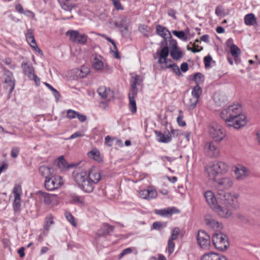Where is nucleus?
<instances>
[{
    "label": "nucleus",
    "instance_id": "obj_1",
    "mask_svg": "<svg viewBox=\"0 0 260 260\" xmlns=\"http://www.w3.org/2000/svg\"><path fill=\"white\" fill-rule=\"evenodd\" d=\"M73 177L79 187L87 193L92 192L94 185L101 179L100 171L94 168L90 169L88 173L85 171H75L73 173Z\"/></svg>",
    "mask_w": 260,
    "mask_h": 260
},
{
    "label": "nucleus",
    "instance_id": "obj_2",
    "mask_svg": "<svg viewBox=\"0 0 260 260\" xmlns=\"http://www.w3.org/2000/svg\"><path fill=\"white\" fill-rule=\"evenodd\" d=\"M229 170L226 164L222 161H214L209 164L205 168L206 175L211 180L216 181V177L219 174H224Z\"/></svg>",
    "mask_w": 260,
    "mask_h": 260
},
{
    "label": "nucleus",
    "instance_id": "obj_3",
    "mask_svg": "<svg viewBox=\"0 0 260 260\" xmlns=\"http://www.w3.org/2000/svg\"><path fill=\"white\" fill-rule=\"evenodd\" d=\"M217 198L219 202L226 207L236 208L238 206V197L234 193L226 192L223 190H219L217 192Z\"/></svg>",
    "mask_w": 260,
    "mask_h": 260
},
{
    "label": "nucleus",
    "instance_id": "obj_4",
    "mask_svg": "<svg viewBox=\"0 0 260 260\" xmlns=\"http://www.w3.org/2000/svg\"><path fill=\"white\" fill-rule=\"evenodd\" d=\"M242 113V106L239 104H235L223 109L220 113V117L225 122L233 118H236V116Z\"/></svg>",
    "mask_w": 260,
    "mask_h": 260
},
{
    "label": "nucleus",
    "instance_id": "obj_5",
    "mask_svg": "<svg viewBox=\"0 0 260 260\" xmlns=\"http://www.w3.org/2000/svg\"><path fill=\"white\" fill-rule=\"evenodd\" d=\"M212 241L215 247L220 251L226 250L229 246L228 238L226 235L222 233L214 234Z\"/></svg>",
    "mask_w": 260,
    "mask_h": 260
},
{
    "label": "nucleus",
    "instance_id": "obj_6",
    "mask_svg": "<svg viewBox=\"0 0 260 260\" xmlns=\"http://www.w3.org/2000/svg\"><path fill=\"white\" fill-rule=\"evenodd\" d=\"M66 35L69 37L71 41L80 44H85L88 39V36L86 35L81 34L78 30H69L66 32Z\"/></svg>",
    "mask_w": 260,
    "mask_h": 260
},
{
    "label": "nucleus",
    "instance_id": "obj_7",
    "mask_svg": "<svg viewBox=\"0 0 260 260\" xmlns=\"http://www.w3.org/2000/svg\"><path fill=\"white\" fill-rule=\"evenodd\" d=\"M38 194L39 195L40 200L47 205L54 206L59 204V198L56 194H50L41 191H38Z\"/></svg>",
    "mask_w": 260,
    "mask_h": 260
},
{
    "label": "nucleus",
    "instance_id": "obj_8",
    "mask_svg": "<svg viewBox=\"0 0 260 260\" xmlns=\"http://www.w3.org/2000/svg\"><path fill=\"white\" fill-rule=\"evenodd\" d=\"M197 240L199 246L201 248L208 250L210 246V238L207 233L203 230L199 231L197 235Z\"/></svg>",
    "mask_w": 260,
    "mask_h": 260
},
{
    "label": "nucleus",
    "instance_id": "obj_9",
    "mask_svg": "<svg viewBox=\"0 0 260 260\" xmlns=\"http://www.w3.org/2000/svg\"><path fill=\"white\" fill-rule=\"evenodd\" d=\"M91 62L93 69L100 72L107 67V64L104 62V57L97 53L92 54Z\"/></svg>",
    "mask_w": 260,
    "mask_h": 260
},
{
    "label": "nucleus",
    "instance_id": "obj_10",
    "mask_svg": "<svg viewBox=\"0 0 260 260\" xmlns=\"http://www.w3.org/2000/svg\"><path fill=\"white\" fill-rule=\"evenodd\" d=\"M45 186L48 190H53L63 184L62 179L60 176H51L45 180Z\"/></svg>",
    "mask_w": 260,
    "mask_h": 260
},
{
    "label": "nucleus",
    "instance_id": "obj_11",
    "mask_svg": "<svg viewBox=\"0 0 260 260\" xmlns=\"http://www.w3.org/2000/svg\"><path fill=\"white\" fill-rule=\"evenodd\" d=\"M225 124L230 127H233L236 129H239L244 126L247 123L246 116L243 114H241L236 118H233L226 121Z\"/></svg>",
    "mask_w": 260,
    "mask_h": 260
},
{
    "label": "nucleus",
    "instance_id": "obj_12",
    "mask_svg": "<svg viewBox=\"0 0 260 260\" xmlns=\"http://www.w3.org/2000/svg\"><path fill=\"white\" fill-rule=\"evenodd\" d=\"M209 132L213 139L217 142L222 141L226 135L224 128L218 125H214L210 127Z\"/></svg>",
    "mask_w": 260,
    "mask_h": 260
},
{
    "label": "nucleus",
    "instance_id": "obj_13",
    "mask_svg": "<svg viewBox=\"0 0 260 260\" xmlns=\"http://www.w3.org/2000/svg\"><path fill=\"white\" fill-rule=\"evenodd\" d=\"M156 34L161 36L163 40L160 43V46L167 45V38H171L172 35L170 31L165 27L162 26L160 25H157L156 27Z\"/></svg>",
    "mask_w": 260,
    "mask_h": 260
},
{
    "label": "nucleus",
    "instance_id": "obj_14",
    "mask_svg": "<svg viewBox=\"0 0 260 260\" xmlns=\"http://www.w3.org/2000/svg\"><path fill=\"white\" fill-rule=\"evenodd\" d=\"M97 92L100 97L103 100H105L107 102H110L114 97L113 91L109 88L105 86L100 87Z\"/></svg>",
    "mask_w": 260,
    "mask_h": 260
},
{
    "label": "nucleus",
    "instance_id": "obj_15",
    "mask_svg": "<svg viewBox=\"0 0 260 260\" xmlns=\"http://www.w3.org/2000/svg\"><path fill=\"white\" fill-rule=\"evenodd\" d=\"M139 196L142 199L150 200L156 198L157 192L155 189L149 187L146 189L139 191Z\"/></svg>",
    "mask_w": 260,
    "mask_h": 260
},
{
    "label": "nucleus",
    "instance_id": "obj_16",
    "mask_svg": "<svg viewBox=\"0 0 260 260\" xmlns=\"http://www.w3.org/2000/svg\"><path fill=\"white\" fill-rule=\"evenodd\" d=\"M204 151L209 155L213 157L217 156L219 151L212 141L207 142L204 146Z\"/></svg>",
    "mask_w": 260,
    "mask_h": 260
},
{
    "label": "nucleus",
    "instance_id": "obj_17",
    "mask_svg": "<svg viewBox=\"0 0 260 260\" xmlns=\"http://www.w3.org/2000/svg\"><path fill=\"white\" fill-rule=\"evenodd\" d=\"M127 21V18L126 16H122L119 18V21L114 23V25L121 29V34L124 35L128 30L129 25Z\"/></svg>",
    "mask_w": 260,
    "mask_h": 260
},
{
    "label": "nucleus",
    "instance_id": "obj_18",
    "mask_svg": "<svg viewBox=\"0 0 260 260\" xmlns=\"http://www.w3.org/2000/svg\"><path fill=\"white\" fill-rule=\"evenodd\" d=\"M234 171L236 178L239 180H243L248 176V170L242 165L237 166Z\"/></svg>",
    "mask_w": 260,
    "mask_h": 260
},
{
    "label": "nucleus",
    "instance_id": "obj_19",
    "mask_svg": "<svg viewBox=\"0 0 260 260\" xmlns=\"http://www.w3.org/2000/svg\"><path fill=\"white\" fill-rule=\"evenodd\" d=\"M61 8L64 11L71 12L76 7L77 0H58Z\"/></svg>",
    "mask_w": 260,
    "mask_h": 260
},
{
    "label": "nucleus",
    "instance_id": "obj_20",
    "mask_svg": "<svg viewBox=\"0 0 260 260\" xmlns=\"http://www.w3.org/2000/svg\"><path fill=\"white\" fill-rule=\"evenodd\" d=\"M213 210L222 218H228L232 215L231 211L228 207H224L219 205H217Z\"/></svg>",
    "mask_w": 260,
    "mask_h": 260
},
{
    "label": "nucleus",
    "instance_id": "obj_21",
    "mask_svg": "<svg viewBox=\"0 0 260 260\" xmlns=\"http://www.w3.org/2000/svg\"><path fill=\"white\" fill-rule=\"evenodd\" d=\"M205 223L209 228L215 230H219L222 228L221 223L209 215L205 217Z\"/></svg>",
    "mask_w": 260,
    "mask_h": 260
},
{
    "label": "nucleus",
    "instance_id": "obj_22",
    "mask_svg": "<svg viewBox=\"0 0 260 260\" xmlns=\"http://www.w3.org/2000/svg\"><path fill=\"white\" fill-rule=\"evenodd\" d=\"M204 197L207 203L212 209L218 205L216 199L211 191L208 190L205 192Z\"/></svg>",
    "mask_w": 260,
    "mask_h": 260
},
{
    "label": "nucleus",
    "instance_id": "obj_23",
    "mask_svg": "<svg viewBox=\"0 0 260 260\" xmlns=\"http://www.w3.org/2000/svg\"><path fill=\"white\" fill-rule=\"evenodd\" d=\"M155 213L161 216H170L173 213L178 212V210L175 207L168 208L155 210Z\"/></svg>",
    "mask_w": 260,
    "mask_h": 260
},
{
    "label": "nucleus",
    "instance_id": "obj_24",
    "mask_svg": "<svg viewBox=\"0 0 260 260\" xmlns=\"http://www.w3.org/2000/svg\"><path fill=\"white\" fill-rule=\"evenodd\" d=\"M218 186L224 189L230 188L233 184V180L230 177H223L217 180Z\"/></svg>",
    "mask_w": 260,
    "mask_h": 260
},
{
    "label": "nucleus",
    "instance_id": "obj_25",
    "mask_svg": "<svg viewBox=\"0 0 260 260\" xmlns=\"http://www.w3.org/2000/svg\"><path fill=\"white\" fill-rule=\"evenodd\" d=\"M137 95V93L134 92H129L128 93V99H129V105L128 108L131 112L134 114L137 111V105L135 101V98Z\"/></svg>",
    "mask_w": 260,
    "mask_h": 260
},
{
    "label": "nucleus",
    "instance_id": "obj_26",
    "mask_svg": "<svg viewBox=\"0 0 260 260\" xmlns=\"http://www.w3.org/2000/svg\"><path fill=\"white\" fill-rule=\"evenodd\" d=\"M201 260H227L224 255L217 254L214 252H210L205 254Z\"/></svg>",
    "mask_w": 260,
    "mask_h": 260
},
{
    "label": "nucleus",
    "instance_id": "obj_27",
    "mask_svg": "<svg viewBox=\"0 0 260 260\" xmlns=\"http://www.w3.org/2000/svg\"><path fill=\"white\" fill-rule=\"evenodd\" d=\"M161 47L162 48L161 50L160 51L157 50L156 53V54L159 56L158 63H161L162 60L167 58L169 54V49L167 44Z\"/></svg>",
    "mask_w": 260,
    "mask_h": 260
},
{
    "label": "nucleus",
    "instance_id": "obj_28",
    "mask_svg": "<svg viewBox=\"0 0 260 260\" xmlns=\"http://www.w3.org/2000/svg\"><path fill=\"white\" fill-rule=\"evenodd\" d=\"M114 226L109 224L107 223H104L103 228L99 230L98 234L100 236H106L110 235L113 231Z\"/></svg>",
    "mask_w": 260,
    "mask_h": 260
},
{
    "label": "nucleus",
    "instance_id": "obj_29",
    "mask_svg": "<svg viewBox=\"0 0 260 260\" xmlns=\"http://www.w3.org/2000/svg\"><path fill=\"white\" fill-rule=\"evenodd\" d=\"M13 209L15 215H19L21 211V197H14L13 203Z\"/></svg>",
    "mask_w": 260,
    "mask_h": 260
},
{
    "label": "nucleus",
    "instance_id": "obj_30",
    "mask_svg": "<svg viewBox=\"0 0 260 260\" xmlns=\"http://www.w3.org/2000/svg\"><path fill=\"white\" fill-rule=\"evenodd\" d=\"M155 133L158 138L157 141L159 142L168 143L172 140V137L170 134L165 135L164 134L158 131H155Z\"/></svg>",
    "mask_w": 260,
    "mask_h": 260
},
{
    "label": "nucleus",
    "instance_id": "obj_31",
    "mask_svg": "<svg viewBox=\"0 0 260 260\" xmlns=\"http://www.w3.org/2000/svg\"><path fill=\"white\" fill-rule=\"evenodd\" d=\"M5 75L6 77L5 79V83H10V94H11L15 87V80L13 74L9 71L6 72Z\"/></svg>",
    "mask_w": 260,
    "mask_h": 260
},
{
    "label": "nucleus",
    "instance_id": "obj_32",
    "mask_svg": "<svg viewBox=\"0 0 260 260\" xmlns=\"http://www.w3.org/2000/svg\"><path fill=\"white\" fill-rule=\"evenodd\" d=\"M52 168L45 165L41 166L39 168V172L41 175L47 179L52 176Z\"/></svg>",
    "mask_w": 260,
    "mask_h": 260
},
{
    "label": "nucleus",
    "instance_id": "obj_33",
    "mask_svg": "<svg viewBox=\"0 0 260 260\" xmlns=\"http://www.w3.org/2000/svg\"><path fill=\"white\" fill-rule=\"evenodd\" d=\"M21 68L24 74L28 78H31L32 75L35 74L34 67L31 65H28L27 62H23L21 64Z\"/></svg>",
    "mask_w": 260,
    "mask_h": 260
},
{
    "label": "nucleus",
    "instance_id": "obj_34",
    "mask_svg": "<svg viewBox=\"0 0 260 260\" xmlns=\"http://www.w3.org/2000/svg\"><path fill=\"white\" fill-rule=\"evenodd\" d=\"M90 72L89 69L85 66H82L80 69H76L75 70V74L78 77L83 78L85 77Z\"/></svg>",
    "mask_w": 260,
    "mask_h": 260
},
{
    "label": "nucleus",
    "instance_id": "obj_35",
    "mask_svg": "<svg viewBox=\"0 0 260 260\" xmlns=\"http://www.w3.org/2000/svg\"><path fill=\"white\" fill-rule=\"evenodd\" d=\"M142 79L141 76L136 75L133 77V81L131 83V87L129 92H134L138 93L137 85H140L142 82Z\"/></svg>",
    "mask_w": 260,
    "mask_h": 260
},
{
    "label": "nucleus",
    "instance_id": "obj_36",
    "mask_svg": "<svg viewBox=\"0 0 260 260\" xmlns=\"http://www.w3.org/2000/svg\"><path fill=\"white\" fill-rule=\"evenodd\" d=\"M214 100L218 106L224 105L227 101L226 96L224 94L220 93H217L215 94Z\"/></svg>",
    "mask_w": 260,
    "mask_h": 260
},
{
    "label": "nucleus",
    "instance_id": "obj_37",
    "mask_svg": "<svg viewBox=\"0 0 260 260\" xmlns=\"http://www.w3.org/2000/svg\"><path fill=\"white\" fill-rule=\"evenodd\" d=\"M244 23L246 25L251 26L256 24V19L253 13L246 14L244 18Z\"/></svg>",
    "mask_w": 260,
    "mask_h": 260
},
{
    "label": "nucleus",
    "instance_id": "obj_38",
    "mask_svg": "<svg viewBox=\"0 0 260 260\" xmlns=\"http://www.w3.org/2000/svg\"><path fill=\"white\" fill-rule=\"evenodd\" d=\"M54 223L53 217L52 215H49L45 218L44 224V234L47 235L50 230V227Z\"/></svg>",
    "mask_w": 260,
    "mask_h": 260
},
{
    "label": "nucleus",
    "instance_id": "obj_39",
    "mask_svg": "<svg viewBox=\"0 0 260 260\" xmlns=\"http://www.w3.org/2000/svg\"><path fill=\"white\" fill-rule=\"evenodd\" d=\"M88 156L98 162H101L103 160V158L100 154V151L97 149H92L88 153Z\"/></svg>",
    "mask_w": 260,
    "mask_h": 260
},
{
    "label": "nucleus",
    "instance_id": "obj_40",
    "mask_svg": "<svg viewBox=\"0 0 260 260\" xmlns=\"http://www.w3.org/2000/svg\"><path fill=\"white\" fill-rule=\"evenodd\" d=\"M170 55L174 60H178L182 58L183 53V52L178 48L175 49L170 50Z\"/></svg>",
    "mask_w": 260,
    "mask_h": 260
},
{
    "label": "nucleus",
    "instance_id": "obj_41",
    "mask_svg": "<svg viewBox=\"0 0 260 260\" xmlns=\"http://www.w3.org/2000/svg\"><path fill=\"white\" fill-rule=\"evenodd\" d=\"M230 52L232 56L235 58V60L236 61L237 59L241 54L240 49L236 45L232 44L230 46Z\"/></svg>",
    "mask_w": 260,
    "mask_h": 260
},
{
    "label": "nucleus",
    "instance_id": "obj_42",
    "mask_svg": "<svg viewBox=\"0 0 260 260\" xmlns=\"http://www.w3.org/2000/svg\"><path fill=\"white\" fill-rule=\"evenodd\" d=\"M57 166L61 170H64L70 167V166L67 164V161L64 159L63 156H60L58 158Z\"/></svg>",
    "mask_w": 260,
    "mask_h": 260
},
{
    "label": "nucleus",
    "instance_id": "obj_43",
    "mask_svg": "<svg viewBox=\"0 0 260 260\" xmlns=\"http://www.w3.org/2000/svg\"><path fill=\"white\" fill-rule=\"evenodd\" d=\"M102 37L105 38L108 41L111 43V44L113 46V49H111V50L114 53V57L116 58H119L120 57V56L119 55L118 50H117V47H116V44H115L114 41L113 40L110 38H109V37H107L105 35H102Z\"/></svg>",
    "mask_w": 260,
    "mask_h": 260
},
{
    "label": "nucleus",
    "instance_id": "obj_44",
    "mask_svg": "<svg viewBox=\"0 0 260 260\" xmlns=\"http://www.w3.org/2000/svg\"><path fill=\"white\" fill-rule=\"evenodd\" d=\"M202 89L199 84H197L191 91V96L199 100L202 94Z\"/></svg>",
    "mask_w": 260,
    "mask_h": 260
},
{
    "label": "nucleus",
    "instance_id": "obj_45",
    "mask_svg": "<svg viewBox=\"0 0 260 260\" xmlns=\"http://www.w3.org/2000/svg\"><path fill=\"white\" fill-rule=\"evenodd\" d=\"M199 100L192 97L189 99V101L186 103V106L188 110L193 109L197 106Z\"/></svg>",
    "mask_w": 260,
    "mask_h": 260
},
{
    "label": "nucleus",
    "instance_id": "obj_46",
    "mask_svg": "<svg viewBox=\"0 0 260 260\" xmlns=\"http://www.w3.org/2000/svg\"><path fill=\"white\" fill-rule=\"evenodd\" d=\"M72 203L76 204L83 205L84 204V198L81 196L77 195H73L71 198Z\"/></svg>",
    "mask_w": 260,
    "mask_h": 260
},
{
    "label": "nucleus",
    "instance_id": "obj_47",
    "mask_svg": "<svg viewBox=\"0 0 260 260\" xmlns=\"http://www.w3.org/2000/svg\"><path fill=\"white\" fill-rule=\"evenodd\" d=\"M44 84L52 92V93L55 98L56 101H58L60 97L59 92L49 83L45 82Z\"/></svg>",
    "mask_w": 260,
    "mask_h": 260
},
{
    "label": "nucleus",
    "instance_id": "obj_48",
    "mask_svg": "<svg viewBox=\"0 0 260 260\" xmlns=\"http://www.w3.org/2000/svg\"><path fill=\"white\" fill-rule=\"evenodd\" d=\"M13 192L14 197H21L22 193L21 186L20 184H15L13 188Z\"/></svg>",
    "mask_w": 260,
    "mask_h": 260
},
{
    "label": "nucleus",
    "instance_id": "obj_49",
    "mask_svg": "<svg viewBox=\"0 0 260 260\" xmlns=\"http://www.w3.org/2000/svg\"><path fill=\"white\" fill-rule=\"evenodd\" d=\"M172 33L176 37H178L179 39H181L183 41H186L187 40V37L185 36L184 32L182 30H173L172 31Z\"/></svg>",
    "mask_w": 260,
    "mask_h": 260
},
{
    "label": "nucleus",
    "instance_id": "obj_50",
    "mask_svg": "<svg viewBox=\"0 0 260 260\" xmlns=\"http://www.w3.org/2000/svg\"><path fill=\"white\" fill-rule=\"evenodd\" d=\"M183 111L181 110L178 111V116L177 118V122L179 125L181 126H184L186 125V122L183 120Z\"/></svg>",
    "mask_w": 260,
    "mask_h": 260
},
{
    "label": "nucleus",
    "instance_id": "obj_51",
    "mask_svg": "<svg viewBox=\"0 0 260 260\" xmlns=\"http://www.w3.org/2000/svg\"><path fill=\"white\" fill-rule=\"evenodd\" d=\"M167 226L166 222H162L160 221H155L152 224V229L156 230H160L161 229Z\"/></svg>",
    "mask_w": 260,
    "mask_h": 260
},
{
    "label": "nucleus",
    "instance_id": "obj_52",
    "mask_svg": "<svg viewBox=\"0 0 260 260\" xmlns=\"http://www.w3.org/2000/svg\"><path fill=\"white\" fill-rule=\"evenodd\" d=\"M168 69H170L171 71L175 73L178 76H181L182 74L180 71V69L176 63L169 64L168 66Z\"/></svg>",
    "mask_w": 260,
    "mask_h": 260
},
{
    "label": "nucleus",
    "instance_id": "obj_53",
    "mask_svg": "<svg viewBox=\"0 0 260 260\" xmlns=\"http://www.w3.org/2000/svg\"><path fill=\"white\" fill-rule=\"evenodd\" d=\"M64 214L68 221H69L74 226H76L77 222L75 221V218L71 213L69 212H66Z\"/></svg>",
    "mask_w": 260,
    "mask_h": 260
},
{
    "label": "nucleus",
    "instance_id": "obj_54",
    "mask_svg": "<svg viewBox=\"0 0 260 260\" xmlns=\"http://www.w3.org/2000/svg\"><path fill=\"white\" fill-rule=\"evenodd\" d=\"M174 240L169 239L168 242V252L170 255L173 253L174 250L175 243L173 242Z\"/></svg>",
    "mask_w": 260,
    "mask_h": 260
},
{
    "label": "nucleus",
    "instance_id": "obj_55",
    "mask_svg": "<svg viewBox=\"0 0 260 260\" xmlns=\"http://www.w3.org/2000/svg\"><path fill=\"white\" fill-rule=\"evenodd\" d=\"M78 112L69 109L67 111V117L69 119H72L76 118Z\"/></svg>",
    "mask_w": 260,
    "mask_h": 260
},
{
    "label": "nucleus",
    "instance_id": "obj_56",
    "mask_svg": "<svg viewBox=\"0 0 260 260\" xmlns=\"http://www.w3.org/2000/svg\"><path fill=\"white\" fill-rule=\"evenodd\" d=\"M194 80L197 82V84L202 83L204 81V76L200 73H197L194 75Z\"/></svg>",
    "mask_w": 260,
    "mask_h": 260
},
{
    "label": "nucleus",
    "instance_id": "obj_57",
    "mask_svg": "<svg viewBox=\"0 0 260 260\" xmlns=\"http://www.w3.org/2000/svg\"><path fill=\"white\" fill-rule=\"evenodd\" d=\"M179 232H180V230L178 228H177V227L175 228L172 232L171 236L169 239L172 240H176L177 238V236H178V235L179 234Z\"/></svg>",
    "mask_w": 260,
    "mask_h": 260
},
{
    "label": "nucleus",
    "instance_id": "obj_58",
    "mask_svg": "<svg viewBox=\"0 0 260 260\" xmlns=\"http://www.w3.org/2000/svg\"><path fill=\"white\" fill-rule=\"evenodd\" d=\"M20 148L18 147H13L11 151V156L13 158H16L19 153Z\"/></svg>",
    "mask_w": 260,
    "mask_h": 260
},
{
    "label": "nucleus",
    "instance_id": "obj_59",
    "mask_svg": "<svg viewBox=\"0 0 260 260\" xmlns=\"http://www.w3.org/2000/svg\"><path fill=\"white\" fill-rule=\"evenodd\" d=\"M169 44L170 46V50H172L173 49H175L176 48H178V47L177 46V41L172 39V37L171 38H169Z\"/></svg>",
    "mask_w": 260,
    "mask_h": 260
},
{
    "label": "nucleus",
    "instance_id": "obj_60",
    "mask_svg": "<svg viewBox=\"0 0 260 260\" xmlns=\"http://www.w3.org/2000/svg\"><path fill=\"white\" fill-rule=\"evenodd\" d=\"M212 60V57L210 55H208L205 56L204 58V62L205 64V67L206 68H209L210 67V63Z\"/></svg>",
    "mask_w": 260,
    "mask_h": 260
},
{
    "label": "nucleus",
    "instance_id": "obj_61",
    "mask_svg": "<svg viewBox=\"0 0 260 260\" xmlns=\"http://www.w3.org/2000/svg\"><path fill=\"white\" fill-rule=\"evenodd\" d=\"M112 2L116 9L118 10H123V7L121 5L119 0H114Z\"/></svg>",
    "mask_w": 260,
    "mask_h": 260
},
{
    "label": "nucleus",
    "instance_id": "obj_62",
    "mask_svg": "<svg viewBox=\"0 0 260 260\" xmlns=\"http://www.w3.org/2000/svg\"><path fill=\"white\" fill-rule=\"evenodd\" d=\"M132 252V249L131 248H127L123 249L119 254V258H121L124 255L131 253Z\"/></svg>",
    "mask_w": 260,
    "mask_h": 260
},
{
    "label": "nucleus",
    "instance_id": "obj_63",
    "mask_svg": "<svg viewBox=\"0 0 260 260\" xmlns=\"http://www.w3.org/2000/svg\"><path fill=\"white\" fill-rule=\"evenodd\" d=\"M84 136V134L83 132L78 131L72 134L69 139H74L78 137H82Z\"/></svg>",
    "mask_w": 260,
    "mask_h": 260
},
{
    "label": "nucleus",
    "instance_id": "obj_64",
    "mask_svg": "<svg viewBox=\"0 0 260 260\" xmlns=\"http://www.w3.org/2000/svg\"><path fill=\"white\" fill-rule=\"evenodd\" d=\"M171 62H172V60L171 59L166 58L165 59H163L162 60V63H160V64L162 65V68H165L166 69H168L167 66L168 65H169V64H172Z\"/></svg>",
    "mask_w": 260,
    "mask_h": 260
}]
</instances>
